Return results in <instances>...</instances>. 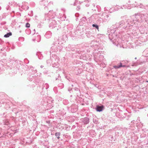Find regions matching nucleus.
Wrapping results in <instances>:
<instances>
[{
	"label": "nucleus",
	"mask_w": 148,
	"mask_h": 148,
	"mask_svg": "<svg viewBox=\"0 0 148 148\" xmlns=\"http://www.w3.org/2000/svg\"><path fill=\"white\" fill-rule=\"evenodd\" d=\"M127 21L125 23L124 21H121L118 23H116L114 25V27L116 28L122 27L123 28L125 29L127 27Z\"/></svg>",
	"instance_id": "nucleus-1"
},
{
	"label": "nucleus",
	"mask_w": 148,
	"mask_h": 148,
	"mask_svg": "<svg viewBox=\"0 0 148 148\" xmlns=\"http://www.w3.org/2000/svg\"><path fill=\"white\" fill-rule=\"evenodd\" d=\"M140 16L139 14L137 13L135 14L134 15L131 16L130 18L127 20V23L128 24L129 23H132V20L133 18L136 20L137 21L139 22V18H140Z\"/></svg>",
	"instance_id": "nucleus-2"
},
{
	"label": "nucleus",
	"mask_w": 148,
	"mask_h": 148,
	"mask_svg": "<svg viewBox=\"0 0 148 148\" xmlns=\"http://www.w3.org/2000/svg\"><path fill=\"white\" fill-rule=\"evenodd\" d=\"M140 18H141L142 21L141 22H142L144 20H145L146 21H147V14H140Z\"/></svg>",
	"instance_id": "nucleus-3"
},
{
	"label": "nucleus",
	"mask_w": 148,
	"mask_h": 148,
	"mask_svg": "<svg viewBox=\"0 0 148 148\" xmlns=\"http://www.w3.org/2000/svg\"><path fill=\"white\" fill-rule=\"evenodd\" d=\"M81 121L85 124H87L89 123V119L87 117H85L81 119Z\"/></svg>",
	"instance_id": "nucleus-4"
},
{
	"label": "nucleus",
	"mask_w": 148,
	"mask_h": 148,
	"mask_svg": "<svg viewBox=\"0 0 148 148\" xmlns=\"http://www.w3.org/2000/svg\"><path fill=\"white\" fill-rule=\"evenodd\" d=\"M104 108V106L102 105H97L95 109L97 112H100L103 111Z\"/></svg>",
	"instance_id": "nucleus-5"
},
{
	"label": "nucleus",
	"mask_w": 148,
	"mask_h": 148,
	"mask_svg": "<svg viewBox=\"0 0 148 148\" xmlns=\"http://www.w3.org/2000/svg\"><path fill=\"white\" fill-rule=\"evenodd\" d=\"M112 34L113 40H116L119 37L118 35L117 34L116 32L115 31L113 33L112 32Z\"/></svg>",
	"instance_id": "nucleus-6"
},
{
	"label": "nucleus",
	"mask_w": 148,
	"mask_h": 148,
	"mask_svg": "<svg viewBox=\"0 0 148 148\" xmlns=\"http://www.w3.org/2000/svg\"><path fill=\"white\" fill-rule=\"evenodd\" d=\"M137 22H138V21H137L134 18L132 19V22L130 23H129V24H128L129 25V27H130V26H133V24H136V23Z\"/></svg>",
	"instance_id": "nucleus-7"
},
{
	"label": "nucleus",
	"mask_w": 148,
	"mask_h": 148,
	"mask_svg": "<svg viewBox=\"0 0 148 148\" xmlns=\"http://www.w3.org/2000/svg\"><path fill=\"white\" fill-rule=\"evenodd\" d=\"M108 37L109 39L113 43L115 42L114 40H113V38H112L113 37L112 32L110 33L109 34Z\"/></svg>",
	"instance_id": "nucleus-8"
},
{
	"label": "nucleus",
	"mask_w": 148,
	"mask_h": 148,
	"mask_svg": "<svg viewBox=\"0 0 148 148\" xmlns=\"http://www.w3.org/2000/svg\"><path fill=\"white\" fill-rule=\"evenodd\" d=\"M122 66V63L120 62V64L118 65H115L113 66V67L115 69H117L120 68Z\"/></svg>",
	"instance_id": "nucleus-9"
},
{
	"label": "nucleus",
	"mask_w": 148,
	"mask_h": 148,
	"mask_svg": "<svg viewBox=\"0 0 148 148\" xmlns=\"http://www.w3.org/2000/svg\"><path fill=\"white\" fill-rule=\"evenodd\" d=\"M12 35V33L11 32L7 33L6 34L4 35V37L5 38H8Z\"/></svg>",
	"instance_id": "nucleus-10"
},
{
	"label": "nucleus",
	"mask_w": 148,
	"mask_h": 148,
	"mask_svg": "<svg viewBox=\"0 0 148 148\" xmlns=\"http://www.w3.org/2000/svg\"><path fill=\"white\" fill-rule=\"evenodd\" d=\"M76 89V92H75L74 93L77 96L79 97V95H80V90L78 89Z\"/></svg>",
	"instance_id": "nucleus-11"
},
{
	"label": "nucleus",
	"mask_w": 148,
	"mask_h": 148,
	"mask_svg": "<svg viewBox=\"0 0 148 148\" xmlns=\"http://www.w3.org/2000/svg\"><path fill=\"white\" fill-rule=\"evenodd\" d=\"M37 56H38V58L40 59H42V54L40 53V52H37L36 54Z\"/></svg>",
	"instance_id": "nucleus-12"
},
{
	"label": "nucleus",
	"mask_w": 148,
	"mask_h": 148,
	"mask_svg": "<svg viewBox=\"0 0 148 148\" xmlns=\"http://www.w3.org/2000/svg\"><path fill=\"white\" fill-rule=\"evenodd\" d=\"M39 3L41 5H45V3L46 1L45 0H39Z\"/></svg>",
	"instance_id": "nucleus-13"
},
{
	"label": "nucleus",
	"mask_w": 148,
	"mask_h": 148,
	"mask_svg": "<svg viewBox=\"0 0 148 148\" xmlns=\"http://www.w3.org/2000/svg\"><path fill=\"white\" fill-rule=\"evenodd\" d=\"M60 132H56L55 134V136L58 139L60 138Z\"/></svg>",
	"instance_id": "nucleus-14"
},
{
	"label": "nucleus",
	"mask_w": 148,
	"mask_h": 148,
	"mask_svg": "<svg viewBox=\"0 0 148 148\" xmlns=\"http://www.w3.org/2000/svg\"><path fill=\"white\" fill-rule=\"evenodd\" d=\"M92 26L93 27L95 28L96 29L98 30L99 29V26L96 24H93L92 25Z\"/></svg>",
	"instance_id": "nucleus-15"
},
{
	"label": "nucleus",
	"mask_w": 148,
	"mask_h": 148,
	"mask_svg": "<svg viewBox=\"0 0 148 148\" xmlns=\"http://www.w3.org/2000/svg\"><path fill=\"white\" fill-rule=\"evenodd\" d=\"M30 26V24L28 23H27L26 24L25 27L27 28H29Z\"/></svg>",
	"instance_id": "nucleus-16"
},
{
	"label": "nucleus",
	"mask_w": 148,
	"mask_h": 148,
	"mask_svg": "<svg viewBox=\"0 0 148 148\" xmlns=\"http://www.w3.org/2000/svg\"><path fill=\"white\" fill-rule=\"evenodd\" d=\"M106 17H107V18L106 19L107 20H109V19H110V18H109V16L108 15H106Z\"/></svg>",
	"instance_id": "nucleus-17"
},
{
	"label": "nucleus",
	"mask_w": 148,
	"mask_h": 148,
	"mask_svg": "<svg viewBox=\"0 0 148 148\" xmlns=\"http://www.w3.org/2000/svg\"><path fill=\"white\" fill-rule=\"evenodd\" d=\"M76 89H78V88H74L73 89L75 90L74 92H76V91H77Z\"/></svg>",
	"instance_id": "nucleus-18"
},
{
	"label": "nucleus",
	"mask_w": 148,
	"mask_h": 148,
	"mask_svg": "<svg viewBox=\"0 0 148 148\" xmlns=\"http://www.w3.org/2000/svg\"><path fill=\"white\" fill-rule=\"evenodd\" d=\"M45 85H46L47 86V88H46V89L48 88H49V86H48V84H46Z\"/></svg>",
	"instance_id": "nucleus-19"
},
{
	"label": "nucleus",
	"mask_w": 148,
	"mask_h": 148,
	"mask_svg": "<svg viewBox=\"0 0 148 148\" xmlns=\"http://www.w3.org/2000/svg\"><path fill=\"white\" fill-rule=\"evenodd\" d=\"M126 65H122V66L121 67H126Z\"/></svg>",
	"instance_id": "nucleus-20"
},
{
	"label": "nucleus",
	"mask_w": 148,
	"mask_h": 148,
	"mask_svg": "<svg viewBox=\"0 0 148 148\" xmlns=\"http://www.w3.org/2000/svg\"><path fill=\"white\" fill-rule=\"evenodd\" d=\"M44 67V66H42V65H41L40 66V68H42Z\"/></svg>",
	"instance_id": "nucleus-21"
},
{
	"label": "nucleus",
	"mask_w": 148,
	"mask_h": 148,
	"mask_svg": "<svg viewBox=\"0 0 148 148\" xmlns=\"http://www.w3.org/2000/svg\"><path fill=\"white\" fill-rule=\"evenodd\" d=\"M60 84L61 85V86H62L63 85V84L62 83H61V84Z\"/></svg>",
	"instance_id": "nucleus-22"
},
{
	"label": "nucleus",
	"mask_w": 148,
	"mask_h": 148,
	"mask_svg": "<svg viewBox=\"0 0 148 148\" xmlns=\"http://www.w3.org/2000/svg\"><path fill=\"white\" fill-rule=\"evenodd\" d=\"M73 5H76L75 3H74V4Z\"/></svg>",
	"instance_id": "nucleus-23"
},
{
	"label": "nucleus",
	"mask_w": 148,
	"mask_h": 148,
	"mask_svg": "<svg viewBox=\"0 0 148 148\" xmlns=\"http://www.w3.org/2000/svg\"><path fill=\"white\" fill-rule=\"evenodd\" d=\"M85 18H86V17H83V18H82L84 19Z\"/></svg>",
	"instance_id": "nucleus-24"
},
{
	"label": "nucleus",
	"mask_w": 148,
	"mask_h": 148,
	"mask_svg": "<svg viewBox=\"0 0 148 148\" xmlns=\"http://www.w3.org/2000/svg\"><path fill=\"white\" fill-rule=\"evenodd\" d=\"M85 18H86V17H83V18H82L84 19Z\"/></svg>",
	"instance_id": "nucleus-25"
},
{
	"label": "nucleus",
	"mask_w": 148,
	"mask_h": 148,
	"mask_svg": "<svg viewBox=\"0 0 148 148\" xmlns=\"http://www.w3.org/2000/svg\"><path fill=\"white\" fill-rule=\"evenodd\" d=\"M135 59H136V60L137 59V58L136 57H135Z\"/></svg>",
	"instance_id": "nucleus-26"
},
{
	"label": "nucleus",
	"mask_w": 148,
	"mask_h": 148,
	"mask_svg": "<svg viewBox=\"0 0 148 148\" xmlns=\"http://www.w3.org/2000/svg\"><path fill=\"white\" fill-rule=\"evenodd\" d=\"M68 90H69V91H70L71 90H70V89H68Z\"/></svg>",
	"instance_id": "nucleus-27"
},
{
	"label": "nucleus",
	"mask_w": 148,
	"mask_h": 148,
	"mask_svg": "<svg viewBox=\"0 0 148 148\" xmlns=\"http://www.w3.org/2000/svg\"><path fill=\"white\" fill-rule=\"evenodd\" d=\"M34 31H35V29H34Z\"/></svg>",
	"instance_id": "nucleus-28"
},
{
	"label": "nucleus",
	"mask_w": 148,
	"mask_h": 148,
	"mask_svg": "<svg viewBox=\"0 0 148 148\" xmlns=\"http://www.w3.org/2000/svg\"><path fill=\"white\" fill-rule=\"evenodd\" d=\"M78 9H79V7H78Z\"/></svg>",
	"instance_id": "nucleus-29"
},
{
	"label": "nucleus",
	"mask_w": 148,
	"mask_h": 148,
	"mask_svg": "<svg viewBox=\"0 0 148 148\" xmlns=\"http://www.w3.org/2000/svg\"><path fill=\"white\" fill-rule=\"evenodd\" d=\"M53 22H55V21H53Z\"/></svg>",
	"instance_id": "nucleus-30"
}]
</instances>
